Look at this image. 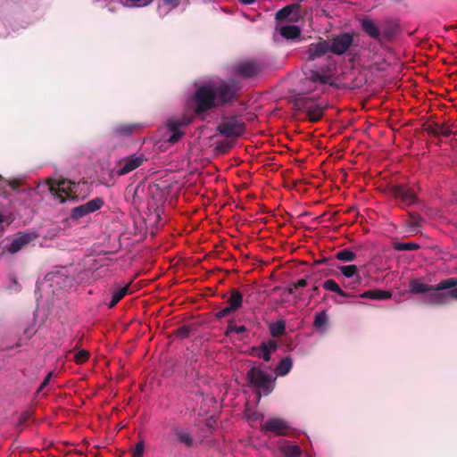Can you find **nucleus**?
I'll return each instance as SVG.
<instances>
[{
	"label": "nucleus",
	"instance_id": "11",
	"mask_svg": "<svg viewBox=\"0 0 457 457\" xmlns=\"http://www.w3.org/2000/svg\"><path fill=\"white\" fill-rule=\"evenodd\" d=\"M103 205L104 200L102 198H94L84 204L72 208L70 213V218L73 220H79V219L100 210Z\"/></svg>",
	"mask_w": 457,
	"mask_h": 457
},
{
	"label": "nucleus",
	"instance_id": "47",
	"mask_svg": "<svg viewBox=\"0 0 457 457\" xmlns=\"http://www.w3.org/2000/svg\"><path fill=\"white\" fill-rule=\"evenodd\" d=\"M163 2L171 8H175L179 4L180 0H163Z\"/></svg>",
	"mask_w": 457,
	"mask_h": 457
},
{
	"label": "nucleus",
	"instance_id": "35",
	"mask_svg": "<svg viewBox=\"0 0 457 457\" xmlns=\"http://www.w3.org/2000/svg\"><path fill=\"white\" fill-rule=\"evenodd\" d=\"M394 248L397 251H414L420 248V245L416 243H396Z\"/></svg>",
	"mask_w": 457,
	"mask_h": 457
},
{
	"label": "nucleus",
	"instance_id": "33",
	"mask_svg": "<svg viewBox=\"0 0 457 457\" xmlns=\"http://www.w3.org/2000/svg\"><path fill=\"white\" fill-rule=\"evenodd\" d=\"M309 78L312 81L320 83L322 85L328 84L330 80V77L328 75L321 74L316 71H311Z\"/></svg>",
	"mask_w": 457,
	"mask_h": 457
},
{
	"label": "nucleus",
	"instance_id": "7",
	"mask_svg": "<svg viewBox=\"0 0 457 457\" xmlns=\"http://www.w3.org/2000/svg\"><path fill=\"white\" fill-rule=\"evenodd\" d=\"M246 378L251 385L262 390L265 395L270 394L273 390L270 375L259 368H251L246 374Z\"/></svg>",
	"mask_w": 457,
	"mask_h": 457
},
{
	"label": "nucleus",
	"instance_id": "2",
	"mask_svg": "<svg viewBox=\"0 0 457 457\" xmlns=\"http://www.w3.org/2000/svg\"><path fill=\"white\" fill-rule=\"evenodd\" d=\"M295 110L311 122H317L322 119L324 111L327 108L314 96L298 95L294 101Z\"/></svg>",
	"mask_w": 457,
	"mask_h": 457
},
{
	"label": "nucleus",
	"instance_id": "37",
	"mask_svg": "<svg viewBox=\"0 0 457 457\" xmlns=\"http://www.w3.org/2000/svg\"><path fill=\"white\" fill-rule=\"evenodd\" d=\"M89 353L87 350H80L74 355V361L78 364L84 363L87 361Z\"/></svg>",
	"mask_w": 457,
	"mask_h": 457
},
{
	"label": "nucleus",
	"instance_id": "54",
	"mask_svg": "<svg viewBox=\"0 0 457 457\" xmlns=\"http://www.w3.org/2000/svg\"><path fill=\"white\" fill-rule=\"evenodd\" d=\"M312 295L311 297H313L314 295H316L318 293H319V287L317 286H314L312 288Z\"/></svg>",
	"mask_w": 457,
	"mask_h": 457
},
{
	"label": "nucleus",
	"instance_id": "24",
	"mask_svg": "<svg viewBox=\"0 0 457 457\" xmlns=\"http://www.w3.org/2000/svg\"><path fill=\"white\" fill-rule=\"evenodd\" d=\"M228 307L233 312H237L243 303V295L237 288L230 290L229 298L227 301Z\"/></svg>",
	"mask_w": 457,
	"mask_h": 457
},
{
	"label": "nucleus",
	"instance_id": "42",
	"mask_svg": "<svg viewBox=\"0 0 457 457\" xmlns=\"http://www.w3.org/2000/svg\"><path fill=\"white\" fill-rule=\"evenodd\" d=\"M232 312H233L228 306H226L225 308H223V309L220 310L218 312H216L215 317H216V319L220 320V319H223V318L228 316Z\"/></svg>",
	"mask_w": 457,
	"mask_h": 457
},
{
	"label": "nucleus",
	"instance_id": "41",
	"mask_svg": "<svg viewBox=\"0 0 457 457\" xmlns=\"http://www.w3.org/2000/svg\"><path fill=\"white\" fill-rule=\"evenodd\" d=\"M153 0H126L128 6H145L151 3Z\"/></svg>",
	"mask_w": 457,
	"mask_h": 457
},
{
	"label": "nucleus",
	"instance_id": "27",
	"mask_svg": "<svg viewBox=\"0 0 457 457\" xmlns=\"http://www.w3.org/2000/svg\"><path fill=\"white\" fill-rule=\"evenodd\" d=\"M322 287L325 290L332 291L343 297H352L353 295L344 291L334 279H327L323 282Z\"/></svg>",
	"mask_w": 457,
	"mask_h": 457
},
{
	"label": "nucleus",
	"instance_id": "48",
	"mask_svg": "<svg viewBox=\"0 0 457 457\" xmlns=\"http://www.w3.org/2000/svg\"><path fill=\"white\" fill-rule=\"evenodd\" d=\"M411 217L413 220L411 226H412L413 228H418L420 226L419 223L421 220L420 217L419 215H411Z\"/></svg>",
	"mask_w": 457,
	"mask_h": 457
},
{
	"label": "nucleus",
	"instance_id": "3",
	"mask_svg": "<svg viewBox=\"0 0 457 457\" xmlns=\"http://www.w3.org/2000/svg\"><path fill=\"white\" fill-rule=\"evenodd\" d=\"M49 191L50 193L60 200V203L63 204L67 200L73 202L79 201V195L76 191L73 190L75 182L69 179H62L58 180L49 179Z\"/></svg>",
	"mask_w": 457,
	"mask_h": 457
},
{
	"label": "nucleus",
	"instance_id": "25",
	"mask_svg": "<svg viewBox=\"0 0 457 457\" xmlns=\"http://www.w3.org/2000/svg\"><path fill=\"white\" fill-rule=\"evenodd\" d=\"M174 435L179 443L185 445L187 447H191L194 445V438L192 435L187 430L180 428H174Z\"/></svg>",
	"mask_w": 457,
	"mask_h": 457
},
{
	"label": "nucleus",
	"instance_id": "6",
	"mask_svg": "<svg viewBox=\"0 0 457 457\" xmlns=\"http://www.w3.org/2000/svg\"><path fill=\"white\" fill-rule=\"evenodd\" d=\"M263 71L264 64L254 59L239 62L234 67V73L242 79H252L257 77Z\"/></svg>",
	"mask_w": 457,
	"mask_h": 457
},
{
	"label": "nucleus",
	"instance_id": "29",
	"mask_svg": "<svg viewBox=\"0 0 457 457\" xmlns=\"http://www.w3.org/2000/svg\"><path fill=\"white\" fill-rule=\"evenodd\" d=\"M292 360L289 357L283 358L275 369V373L278 376H286L292 369Z\"/></svg>",
	"mask_w": 457,
	"mask_h": 457
},
{
	"label": "nucleus",
	"instance_id": "45",
	"mask_svg": "<svg viewBox=\"0 0 457 457\" xmlns=\"http://www.w3.org/2000/svg\"><path fill=\"white\" fill-rule=\"evenodd\" d=\"M307 285H308V282L305 278H301V279L297 280L296 282H293V286L297 288L305 287Z\"/></svg>",
	"mask_w": 457,
	"mask_h": 457
},
{
	"label": "nucleus",
	"instance_id": "1",
	"mask_svg": "<svg viewBox=\"0 0 457 457\" xmlns=\"http://www.w3.org/2000/svg\"><path fill=\"white\" fill-rule=\"evenodd\" d=\"M410 292L427 295V302L431 304H445L457 299V278H450L430 286L421 279L414 278L409 284Z\"/></svg>",
	"mask_w": 457,
	"mask_h": 457
},
{
	"label": "nucleus",
	"instance_id": "43",
	"mask_svg": "<svg viewBox=\"0 0 457 457\" xmlns=\"http://www.w3.org/2000/svg\"><path fill=\"white\" fill-rule=\"evenodd\" d=\"M54 375L53 371L48 372L43 382L40 384L37 392H40L45 389V387L48 385L49 381L51 380L52 377Z\"/></svg>",
	"mask_w": 457,
	"mask_h": 457
},
{
	"label": "nucleus",
	"instance_id": "13",
	"mask_svg": "<svg viewBox=\"0 0 457 457\" xmlns=\"http://www.w3.org/2000/svg\"><path fill=\"white\" fill-rule=\"evenodd\" d=\"M264 433L270 432L276 436H287L290 432V426L280 418H270L267 420L261 428Z\"/></svg>",
	"mask_w": 457,
	"mask_h": 457
},
{
	"label": "nucleus",
	"instance_id": "55",
	"mask_svg": "<svg viewBox=\"0 0 457 457\" xmlns=\"http://www.w3.org/2000/svg\"><path fill=\"white\" fill-rule=\"evenodd\" d=\"M328 262V260L327 258H322L320 260L315 261V264H323V263H327Z\"/></svg>",
	"mask_w": 457,
	"mask_h": 457
},
{
	"label": "nucleus",
	"instance_id": "40",
	"mask_svg": "<svg viewBox=\"0 0 457 457\" xmlns=\"http://www.w3.org/2000/svg\"><path fill=\"white\" fill-rule=\"evenodd\" d=\"M144 452H145V444L143 441H140L136 445V446L132 452L131 457H143Z\"/></svg>",
	"mask_w": 457,
	"mask_h": 457
},
{
	"label": "nucleus",
	"instance_id": "5",
	"mask_svg": "<svg viewBox=\"0 0 457 457\" xmlns=\"http://www.w3.org/2000/svg\"><path fill=\"white\" fill-rule=\"evenodd\" d=\"M214 93L216 106H224L232 104L237 99V87L235 83L221 82L212 85Z\"/></svg>",
	"mask_w": 457,
	"mask_h": 457
},
{
	"label": "nucleus",
	"instance_id": "17",
	"mask_svg": "<svg viewBox=\"0 0 457 457\" xmlns=\"http://www.w3.org/2000/svg\"><path fill=\"white\" fill-rule=\"evenodd\" d=\"M328 52H330L329 42L326 40H320L319 42L312 43L309 45L306 51V58L309 61H313L325 55Z\"/></svg>",
	"mask_w": 457,
	"mask_h": 457
},
{
	"label": "nucleus",
	"instance_id": "34",
	"mask_svg": "<svg viewBox=\"0 0 457 457\" xmlns=\"http://www.w3.org/2000/svg\"><path fill=\"white\" fill-rule=\"evenodd\" d=\"M328 317L326 311H322L315 314L313 326L320 328L327 325Z\"/></svg>",
	"mask_w": 457,
	"mask_h": 457
},
{
	"label": "nucleus",
	"instance_id": "9",
	"mask_svg": "<svg viewBox=\"0 0 457 457\" xmlns=\"http://www.w3.org/2000/svg\"><path fill=\"white\" fill-rule=\"evenodd\" d=\"M146 161L143 154H135L129 156L121 158L116 164V174L118 176H124L141 165Z\"/></svg>",
	"mask_w": 457,
	"mask_h": 457
},
{
	"label": "nucleus",
	"instance_id": "32",
	"mask_svg": "<svg viewBox=\"0 0 457 457\" xmlns=\"http://www.w3.org/2000/svg\"><path fill=\"white\" fill-rule=\"evenodd\" d=\"M335 257L338 261L350 262H353L357 255L354 252L350 249H343L336 253Z\"/></svg>",
	"mask_w": 457,
	"mask_h": 457
},
{
	"label": "nucleus",
	"instance_id": "39",
	"mask_svg": "<svg viewBox=\"0 0 457 457\" xmlns=\"http://www.w3.org/2000/svg\"><path fill=\"white\" fill-rule=\"evenodd\" d=\"M190 332H191L190 327L182 326L176 330L175 334H176L177 337L183 339V338L188 337L190 335Z\"/></svg>",
	"mask_w": 457,
	"mask_h": 457
},
{
	"label": "nucleus",
	"instance_id": "28",
	"mask_svg": "<svg viewBox=\"0 0 457 457\" xmlns=\"http://www.w3.org/2000/svg\"><path fill=\"white\" fill-rule=\"evenodd\" d=\"M300 34L301 30L295 25H287L280 28V35L287 39L297 38Z\"/></svg>",
	"mask_w": 457,
	"mask_h": 457
},
{
	"label": "nucleus",
	"instance_id": "19",
	"mask_svg": "<svg viewBox=\"0 0 457 457\" xmlns=\"http://www.w3.org/2000/svg\"><path fill=\"white\" fill-rule=\"evenodd\" d=\"M278 349V343L275 340H268L262 342L260 346L253 347L252 352L259 358H262L265 361H270L271 353Z\"/></svg>",
	"mask_w": 457,
	"mask_h": 457
},
{
	"label": "nucleus",
	"instance_id": "44",
	"mask_svg": "<svg viewBox=\"0 0 457 457\" xmlns=\"http://www.w3.org/2000/svg\"><path fill=\"white\" fill-rule=\"evenodd\" d=\"M237 325H235L234 320H230L228 323L225 335L230 336L232 333L236 332Z\"/></svg>",
	"mask_w": 457,
	"mask_h": 457
},
{
	"label": "nucleus",
	"instance_id": "49",
	"mask_svg": "<svg viewBox=\"0 0 457 457\" xmlns=\"http://www.w3.org/2000/svg\"><path fill=\"white\" fill-rule=\"evenodd\" d=\"M360 296L361 298L373 299L374 290L366 291V292L362 293Z\"/></svg>",
	"mask_w": 457,
	"mask_h": 457
},
{
	"label": "nucleus",
	"instance_id": "58",
	"mask_svg": "<svg viewBox=\"0 0 457 457\" xmlns=\"http://www.w3.org/2000/svg\"><path fill=\"white\" fill-rule=\"evenodd\" d=\"M3 222V218L2 216L0 215V224Z\"/></svg>",
	"mask_w": 457,
	"mask_h": 457
},
{
	"label": "nucleus",
	"instance_id": "12",
	"mask_svg": "<svg viewBox=\"0 0 457 457\" xmlns=\"http://www.w3.org/2000/svg\"><path fill=\"white\" fill-rule=\"evenodd\" d=\"M190 121V119L186 116L180 119H169L166 126L170 132V136L167 138V141L170 144L177 143L184 135L181 129L187 127Z\"/></svg>",
	"mask_w": 457,
	"mask_h": 457
},
{
	"label": "nucleus",
	"instance_id": "57",
	"mask_svg": "<svg viewBox=\"0 0 457 457\" xmlns=\"http://www.w3.org/2000/svg\"><path fill=\"white\" fill-rule=\"evenodd\" d=\"M335 272L333 270H329L328 272H327V275H334Z\"/></svg>",
	"mask_w": 457,
	"mask_h": 457
},
{
	"label": "nucleus",
	"instance_id": "53",
	"mask_svg": "<svg viewBox=\"0 0 457 457\" xmlns=\"http://www.w3.org/2000/svg\"><path fill=\"white\" fill-rule=\"evenodd\" d=\"M29 419V414L28 413H22L21 418H20V422L21 423H23L25 422L27 420Z\"/></svg>",
	"mask_w": 457,
	"mask_h": 457
},
{
	"label": "nucleus",
	"instance_id": "30",
	"mask_svg": "<svg viewBox=\"0 0 457 457\" xmlns=\"http://www.w3.org/2000/svg\"><path fill=\"white\" fill-rule=\"evenodd\" d=\"M300 4H288V5H286L285 7H283L282 9H280L277 13H276V19L278 21H284L286 20L293 12H298L299 9H300Z\"/></svg>",
	"mask_w": 457,
	"mask_h": 457
},
{
	"label": "nucleus",
	"instance_id": "22",
	"mask_svg": "<svg viewBox=\"0 0 457 457\" xmlns=\"http://www.w3.org/2000/svg\"><path fill=\"white\" fill-rule=\"evenodd\" d=\"M142 193H144V187L140 184L137 186L129 185L126 188L125 196L127 201L134 205H138L143 201Z\"/></svg>",
	"mask_w": 457,
	"mask_h": 457
},
{
	"label": "nucleus",
	"instance_id": "52",
	"mask_svg": "<svg viewBox=\"0 0 457 457\" xmlns=\"http://www.w3.org/2000/svg\"><path fill=\"white\" fill-rule=\"evenodd\" d=\"M297 287H295L293 286V283L289 284L288 287H287V292L289 295H293L295 293V290H296Z\"/></svg>",
	"mask_w": 457,
	"mask_h": 457
},
{
	"label": "nucleus",
	"instance_id": "14",
	"mask_svg": "<svg viewBox=\"0 0 457 457\" xmlns=\"http://www.w3.org/2000/svg\"><path fill=\"white\" fill-rule=\"evenodd\" d=\"M392 195L402 207H407L414 204L417 200L414 190L404 186L393 187Z\"/></svg>",
	"mask_w": 457,
	"mask_h": 457
},
{
	"label": "nucleus",
	"instance_id": "26",
	"mask_svg": "<svg viewBox=\"0 0 457 457\" xmlns=\"http://www.w3.org/2000/svg\"><path fill=\"white\" fill-rule=\"evenodd\" d=\"M130 284L131 283H128L113 291L112 300L108 303L110 309L113 308L129 292Z\"/></svg>",
	"mask_w": 457,
	"mask_h": 457
},
{
	"label": "nucleus",
	"instance_id": "46",
	"mask_svg": "<svg viewBox=\"0 0 457 457\" xmlns=\"http://www.w3.org/2000/svg\"><path fill=\"white\" fill-rule=\"evenodd\" d=\"M229 147V145L226 143H220L217 145V149L220 150L221 153H227Z\"/></svg>",
	"mask_w": 457,
	"mask_h": 457
},
{
	"label": "nucleus",
	"instance_id": "21",
	"mask_svg": "<svg viewBox=\"0 0 457 457\" xmlns=\"http://www.w3.org/2000/svg\"><path fill=\"white\" fill-rule=\"evenodd\" d=\"M381 41H391L399 33V25L392 20H385L380 24Z\"/></svg>",
	"mask_w": 457,
	"mask_h": 457
},
{
	"label": "nucleus",
	"instance_id": "51",
	"mask_svg": "<svg viewBox=\"0 0 457 457\" xmlns=\"http://www.w3.org/2000/svg\"><path fill=\"white\" fill-rule=\"evenodd\" d=\"M246 331H247V328L245 326H237V328H236L237 334H243V333H245Z\"/></svg>",
	"mask_w": 457,
	"mask_h": 457
},
{
	"label": "nucleus",
	"instance_id": "31",
	"mask_svg": "<svg viewBox=\"0 0 457 457\" xmlns=\"http://www.w3.org/2000/svg\"><path fill=\"white\" fill-rule=\"evenodd\" d=\"M269 328L272 337H279L286 332V321L284 320H279L271 323Z\"/></svg>",
	"mask_w": 457,
	"mask_h": 457
},
{
	"label": "nucleus",
	"instance_id": "50",
	"mask_svg": "<svg viewBox=\"0 0 457 457\" xmlns=\"http://www.w3.org/2000/svg\"><path fill=\"white\" fill-rule=\"evenodd\" d=\"M8 184H9L10 187L12 189H18L21 186L20 181L17 179L10 180Z\"/></svg>",
	"mask_w": 457,
	"mask_h": 457
},
{
	"label": "nucleus",
	"instance_id": "23",
	"mask_svg": "<svg viewBox=\"0 0 457 457\" xmlns=\"http://www.w3.org/2000/svg\"><path fill=\"white\" fill-rule=\"evenodd\" d=\"M141 129L139 123H120L112 129V134L116 137H129Z\"/></svg>",
	"mask_w": 457,
	"mask_h": 457
},
{
	"label": "nucleus",
	"instance_id": "10",
	"mask_svg": "<svg viewBox=\"0 0 457 457\" xmlns=\"http://www.w3.org/2000/svg\"><path fill=\"white\" fill-rule=\"evenodd\" d=\"M353 44V34L342 32L330 40L329 50L334 54L342 55L349 50Z\"/></svg>",
	"mask_w": 457,
	"mask_h": 457
},
{
	"label": "nucleus",
	"instance_id": "18",
	"mask_svg": "<svg viewBox=\"0 0 457 457\" xmlns=\"http://www.w3.org/2000/svg\"><path fill=\"white\" fill-rule=\"evenodd\" d=\"M361 29L371 38L381 42L380 25L370 19L369 16H363L361 20Z\"/></svg>",
	"mask_w": 457,
	"mask_h": 457
},
{
	"label": "nucleus",
	"instance_id": "36",
	"mask_svg": "<svg viewBox=\"0 0 457 457\" xmlns=\"http://www.w3.org/2000/svg\"><path fill=\"white\" fill-rule=\"evenodd\" d=\"M301 448L298 445H289L287 447L285 451V457H298L301 454Z\"/></svg>",
	"mask_w": 457,
	"mask_h": 457
},
{
	"label": "nucleus",
	"instance_id": "20",
	"mask_svg": "<svg viewBox=\"0 0 457 457\" xmlns=\"http://www.w3.org/2000/svg\"><path fill=\"white\" fill-rule=\"evenodd\" d=\"M34 238L35 236L30 233L20 234L12 240L10 245L7 246V250L11 253H15L30 243Z\"/></svg>",
	"mask_w": 457,
	"mask_h": 457
},
{
	"label": "nucleus",
	"instance_id": "56",
	"mask_svg": "<svg viewBox=\"0 0 457 457\" xmlns=\"http://www.w3.org/2000/svg\"><path fill=\"white\" fill-rule=\"evenodd\" d=\"M241 4H253L256 0H239Z\"/></svg>",
	"mask_w": 457,
	"mask_h": 457
},
{
	"label": "nucleus",
	"instance_id": "4",
	"mask_svg": "<svg viewBox=\"0 0 457 457\" xmlns=\"http://www.w3.org/2000/svg\"><path fill=\"white\" fill-rule=\"evenodd\" d=\"M213 88L212 85H203L199 87L195 94L194 100L195 103L194 112L196 115L203 114L207 111L216 108Z\"/></svg>",
	"mask_w": 457,
	"mask_h": 457
},
{
	"label": "nucleus",
	"instance_id": "38",
	"mask_svg": "<svg viewBox=\"0 0 457 457\" xmlns=\"http://www.w3.org/2000/svg\"><path fill=\"white\" fill-rule=\"evenodd\" d=\"M391 293L385 290H374L373 300H386L391 298Z\"/></svg>",
	"mask_w": 457,
	"mask_h": 457
},
{
	"label": "nucleus",
	"instance_id": "8",
	"mask_svg": "<svg viewBox=\"0 0 457 457\" xmlns=\"http://www.w3.org/2000/svg\"><path fill=\"white\" fill-rule=\"evenodd\" d=\"M245 129V124L239 121L236 117L221 121L217 127V130L220 135L231 138H237L243 136Z\"/></svg>",
	"mask_w": 457,
	"mask_h": 457
},
{
	"label": "nucleus",
	"instance_id": "15",
	"mask_svg": "<svg viewBox=\"0 0 457 457\" xmlns=\"http://www.w3.org/2000/svg\"><path fill=\"white\" fill-rule=\"evenodd\" d=\"M338 269L342 275L350 280L345 282L343 287L349 289H355L361 285V278L359 275L358 268L354 264L338 266Z\"/></svg>",
	"mask_w": 457,
	"mask_h": 457
},
{
	"label": "nucleus",
	"instance_id": "16",
	"mask_svg": "<svg viewBox=\"0 0 457 457\" xmlns=\"http://www.w3.org/2000/svg\"><path fill=\"white\" fill-rule=\"evenodd\" d=\"M454 123L452 122L451 124L448 123H433L429 124L427 128V130L429 134L439 137L441 139L447 140L452 136L455 135V130H453Z\"/></svg>",
	"mask_w": 457,
	"mask_h": 457
}]
</instances>
